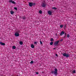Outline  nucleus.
<instances>
[{"label":"nucleus","instance_id":"nucleus-1","mask_svg":"<svg viewBox=\"0 0 76 76\" xmlns=\"http://www.w3.org/2000/svg\"><path fill=\"white\" fill-rule=\"evenodd\" d=\"M52 73V74H53V73H54V75H55L56 76L57 75V69H55V71H52L51 72Z\"/></svg>","mask_w":76,"mask_h":76},{"label":"nucleus","instance_id":"nucleus-2","mask_svg":"<svg viewBox=\"0 0 76 76\" xmlns=\"http://www.w3.org/2000/svg\"><path fill=\"white\" fill-rule=\"evenodd\" d=\"M28 3H29V6L30 7H32V6L33 5H35V3H33L32 2H29Z\"/></svg>","mask_w":76,"mask_h":76},{"label":"nucleus","instance_id":"nucleus-3","mask_svg":"<svg viewBox=\"0 0 76 76\" xmlns=\"http://www.w3.org/2000/svg\"><path fill=\"white\" fill-rule=\"evenodd\" d=\"M47 5V4L45 3H42V4L41 6L42 7H46V6Z\"/></svg>","mask_w":76,"mask_h":76},{"label":"nucleus","instance_id":"nucleus-4","mask_svg":"<svg viewBox=\"0 0 76 76\" xmlns=\"http://www.w3.org/2000/svg\"><path fill=\"white\" fill-rule=\"evenodd\" d=\"M59 40H58L56 42L54 43V45H55V46H57V45H58V43H59Z\"/></svg>","mask_w":76,"mask_h":76},{"label":"nucleus","instance_id":"nucleus-5","mask_svg":"<svg viewBox=\"0 0 76 76\" xmlns=\"http://www.w3.org/2000/svg\"><path fill=\"white\" fill-rule=\"evenodd\" d=\"M63 56L64 57H69V54H66V53H64L63 54Z\"/></svg>","mask_w":76,"mask_h":76},{"label":"nucleus","instance_id":"nucleus-6","mask_svg":"<svg viewBox=\"0 0 76 76\" xmlns=\"http://www.w3.org/2000/svg\"><path fill=\"white\" fill-rule=\"evenodd\" d=\"M15 37H19V34L18 32H16L15 34Z\"/></svg>","mask_w":76,"mask_h":76},{"label":"nucleus","instance_id":"nucleus-7","mask_svg":"<svg viewBox=\"0 0 76 76\" xmlns=\"http://www.w3.org/2000/svg\"><path fill=\"white\" fill-rule=\"evenodd\" d=\"M0 45H5V44L4 43H3L1 42H0Z\"/></svg>","mask_w":76,"mask_h":76},{"label":"nucleus","instance_id":"nucleus-8","mask_svg":"<svg viewBox=\"0 0 76 76\" xmlns=\"http://www.w3.org/2000/svg\"><path fill=\"white\" fill-rule=\"evenodd\" d=\"M48 13L49 14V15H51V14H52V12H51V11H48Z\"/></svg>","mask_w":76,"mask_h":76},{"label":"nucleus","instance_id":"nucleus-9","mask_svg":"<svg viewBox=\"0 0 76 76\" xmlns=\"http://www.w3.org/2000/svg\"><path fill=\"white\" fill-rule=\"evenodd\" d=\"M64 34V32L63 31H62L61 32L60 35L61 36H62V35H63Z\"/></svg>","mask_w":76,"mask_h":76},{"label":"nucleus","instance_id":"nucleus-10","mask_svg":"<svg viewBox=\"0 0 76 76\" xmlns=\"http://www.w3.org/2000/svg\"><path fill=\"white\" fill-rule=\"evenodd\" d=\"M22 19L23 20H25V19H26V17L25 16L22 17Z\"/></svg>","mask_w":76,"mask_h":76},{"label":"nucleus","instance_id":"nucleus-11","mask_svg":"<svg viewBox=\"0 0 76 76\" xmlns=\"http://www.w3.org/2000/svg\"><path fill=\"white\" fill-rule=\"evenodd\" d=\"M31 47L32 48H34V45H31Z\"/></svg>","mask_w":76,"mask_h":76},{"label":"nucleus","instance_id":"nucleus-12","mask_svg":"<svg viewBox=\"0 0 76 76\" xmlns=\"http://www.w3.org/2000/svg\"><path fill=\"white\" fill-rule=\"evenodd\" d=\"M10 13L11 15H13V14H14V12H13V11H11Z\"/></svg>","mask_w":76,"mask_h":76},{"label":"nucleus","instance_id":"nucleus-13","mask_svg":"<svg viewBox=\"0 0 76 76\" xmlns=\"http://www.w3.org/2000/svg\"><path fill=\"white\" fill-rule=\"evenodd\" d=\"M20 45H22L23 44V42L22 41L20 42Z\"/></svg>","mask_w":76,"mask_h":76},{"label":"nucleus","instance_id":"nucleus-14","mask_svg":"<svg viewBox=\"0 0 76 76\" xmlns=\"http://www.w3.org/2000/svg\"><path fill=\"white\" fill-rule=\"evenodd\" d=\"M53 9H55V10H57V9L56 7H53L52 8Z\"/></svg>","mask_w":76,"mask_h":76},{"label":"nucleus","instance_id":"nucleus-15","mask_svg":"<svg viewBox=\"0 0 76 76\" xmlns=\"http://www.w3.org/2000/svg\"><path fill=\"white\" fill-rule=\"evenodd\" d=\"M12 48L13 49H16V46H13L12 47Z\"/></svg>","mask_w":76,"mask_h":76},{"label":"nucleus","instance_id":"nucleus-16","mask_svg":"<svg viewBox=\"0 0 76 76\" xmlns=\"http://www.w3.org/2000/svg\"><path fill=\"white\" fill-rule=\"evenodd\" d=\"M53 44V42H51L50 43V45H52Z\"/></svg>","mask_w":76,"mask_h":76},{"label":"nucleus","instance_id":"nucleus-17","mask_svg":"<svg viewBox=\"0 0 76 76\" xmlns=\"http://www.w3.org/2000/svg\"><path fill=\"white\" fill-rule=\"evenodd\" d=\"M39 13L40 14H41V13H42V11L40 10L39 12Z\"/></svg>","mask_w":76,"mask_h":76},{"label":"nucleus","instance_id":"nucleus-18","mask_svg":"<svg viewBox=\"0 0 76 76\" xmlns=\"http://www.w3.org/2000/svg\"><path fill=\"white\" fill-rule=\"evenodd\" d=\"M60 27L61 28H63V25H61L60 26Z\"/></svg>","mask_w":76,"mask_h":76},{"label":"nucleus","instance_id":"nucleus-19","mask_svg":"<svg viewBox=\"0 0 76 76\" xmlns=\"http://www.w3.org/2000/svg\"><path fill=\"white\" fill-rule=\"evenodd\" d=\"M12 0H9V3H12Z\"/></svg>","mask_w":76,"mask_h":76},{"label":"nucleus","instance_id":"nucleus-20","mask_svg":"<svg viewBox=\"0 0 76 76\" xmlns=\"http://www.w3.org/2000/svg\"><path fill=\"white\" fill-rule=\"evenodd\" d=\"M12 3H13V4H16V3L15 2V1H12Z\"/></svg>","mask_w":76,"mask_h":76},{"label":"nucleus","instance_id":"nucleus-21","mask_svg":"<svg viewBox=\"0 0 76 76\" xmlns=\"http://www.w3.org/2000/svg\"><path fill=\"white\" fill-rule=\"evenodd\" d=\"M53 40H54V39H53V38H51L50 39V41H53Z\"/></svg>","mask_w":76,"mask_h":76},{"label":"nucleus","instance_id":"nucleus-22","mask_svg":"<svg viewBox=\"0 0 76 76\" xmlns=\"http://www.w3.org/2000/svg\"><path fill=\"white\" fill-rule=\"evenodd\" d=\"M34 63V62L33 61H31L30 62V64H32Z\"/></svg>","mask_w":76,"mask_h":76},{"label":"nucleus","instance_id":"nucleus-23","mask_svg":"<svg viewBox=\"0 0 76 76\" xmlns=\"http://www.w3.org/2000/svg\"><path fill=\"white\" fill-rule=\"evenodd\" d=\"M73 72L74 73H76V71H75V70H74Z\"/></svg>","mask_w":76,"mask_h":76},{"label":"nucleus","instance_id":"nucleus-24","mask_svg":"<svg viewBox=\"0 0 76 76\" xmlns=\"http://www.w3.org/2000/svg\"><path fill=\"white\" fill-rule=\"evenodd\" d=\"M69 34H67V37L68 38H69Z\"/></svg>","mask_w":76,"mask_h":76},{"label":"nucleus","instance_id":"nucleus-25","mask_svg":"<svg viewBox=\"0 0 76 76\" xmlns=\"http://www.w3.org/2000/svg\"><path fill=\"white\" fill-rule=\"evenodd\" d=\"M40 42L41 44H42V42L41 41H40Z\"/></svg>","mask_w":76,"mask_h":76},{"label":"nucleus","instance_id":"nucleus-26","mask_svg":"<svg viewBox=\"0 0 76 76\" xmlns=\"http://www.w3.org/2000/svg\"><path fill=\"white\" fill-rule=\"evenodd\" d=\"M37 44V42H34V44Z\"/></svg>","mask_w":76,"mask_h":76},{"label":"nucleus","instance_id":"nucleus-27","mask_svg":"<svg viewBox=\"0 0 76 76\" xmlns=\"http://www.w3.org/2000/svg\"><path fill=\"white\" fill-rule=\"evenodd\" d=\"M14 9H15L16 10H17V8L16 7H15Z\"/></svg>","mask_w":76,"mask_h":76},{"label":"nucleus","instance_id":"nucleus-28","mask_svg":"<svg viewBox=\"0 0 76 76\" xmlns=\"http://www.w3.org/2000/svg\"><path fill=\"white\" fill-rule=\"evenodd\" d=\"M56 56H57V57H58V55H57V54H56Z\"/></svg>","mask_w":76,"mask_h":76},{"label":"nucleus","instance_id":"nucleus-29","mask_svg":"<svg viewBox=\"0 0 76 76\" xmlns=\"http://www.w3.org/2000/svg\"><path fill=\"white\" fill-rule=\"evenodd\" d=\"M36 74H37V75H38V72H36Z\"/></svg>","mask_w":76,"mask_h":76},{"label":"nucleus","instance_id":"nucleus-30","mask_svg":"<svg viewBox=\"0 0 76 76\" xmlns=\"http://www.w3.org/2000/svg\"><path fill=\"white\" fill-rule=\"evenodd\" d=\"M22 17H21L20 16H19V18H21L22 19Z\"/></svg>","mask_w":76,"mask_h":76},{"label":"nucleus","instance_id":"nucleus-31","mask_svg":"<svg viewBox=\"0 0 76 76\" xmlns=\"http://www.w3.org/2000/svg\"><path fill=\"white\" fill-rule=\"evenodd\" d=\"M65 37L66 36V33H65Z\"/></svg>","mask_w":76,"mask_h":76},{"label":"nucleus","instance_id":"nucleus-32","mask_svg":"<svg viewBox=\"0 0 76 76\" xmlns=\"http://www.w3.org/2000/svg\"><path fill=\"white\" fill-rule=\"evenodd\" d=\"M53 50H56V48H54Z\"/></svg>","mask_w":76,"mask_h":76},{"label":"nucleus","instance_id":"nucleus-33","mask_svg":"<svg viewBox=\"0 0 76 76\" xmlns=\"http://www.w3.org/2000/svg\"><path fill=\"white\" fill-rule=\"evenodd\" d=\"M65 37H66V36H65L64 37V38H65Z\"/></svg>","mask_w":76,"mask_h":76},{"label":"nucleus","instance_id":"nucleus-34","mask_svg":"<svg viewBox=\"0 0 76 76\" xmlns=\"http://www.w3.org/2000/svg\"><path fill=\"white\" fill-rule=\"evenodd\" d=\"M42 73H43V72H42Z\"/></svg>","mask_w":76,"mask_h":76}]
</instances>
